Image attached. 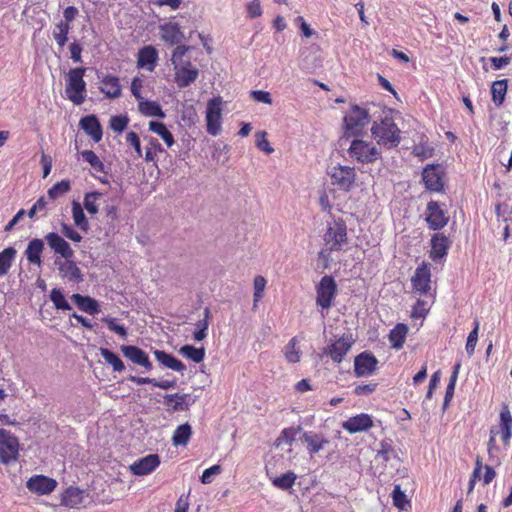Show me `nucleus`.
<instances>
[{
	"label": "nucleus",
	"instance_id": "obj_1",
	"mask_svg": "<svg viewBox=\"0 0 512 512\" xmlns=\"http://www.w3.org/2000/svg\"><path fill=\"white\" fill-rule=\"evenodd\" d=\"M323 247L319 252V258L329 261L334 252L345 251L349 244L348 229L345 220L332 215L326 222L322 235Z\"/></svg>",
	"mask_w": 512,
	"mask_h": 512
},
{
	"label": "nucleus",
	"instance_id": "obj_2",
	"mask_svg": "<svg viewBox=\"0 0 512 512\" xmlns=\"http://www.w3.org/2000/svg\"><path fill=\"white\" fill-rule=\"evenodd\" d=\"M498 434H500L503 444L509 445L512 436V415L508 405H503L500 411L499 428L493 426L490 429L487 451L489 459L494 465H500L501 463L497 455L499 448L496 445V435Z\"/></svg>",
	"mask_w": 512,
	"mask_h": 512
},
{
	"label": "nucleus",
	"instance_id": "obj_3",
	"mask_svg": "<svg viewBox=\"0 0 512 512\" xmlns=\"http://www.w3.org/2000/svg\"><path fill=\"white\" fill-rule=\"evenodd\" d=\"M371 134L380 146L388 149L397 147L401 141V130L395 123L391 111L384 112L379 121H374Z\"/></svg>",
	"mask_w": 512,
	"mask_h": 512
},
{
	"label": "nucleus",
	"instance_id": "obj_4",
	"mask_svg": "<svg viewBox=\"0 0 512 512\" xmlns=\"http://www.w3.org/2000/svg\"><path fill=\"white\" fill-rule=\"evenodd\" d=\"M349 157L360 164H371L381 158V152L372 141L354 137L347 149Z\"/></svg>",
	"mask_w": 512,
	"mask_h": 512
},
{
	"label": "nucleus",
	"instance_id": "obj_5",
	"mask_svg": "<svg viewBox=\"0 0 512 512\" xmlns=\"http://www.w3.org/2000/svg\"><path fill=\"white\" fill-rule=\"evenodd\" d=\"M412 292L420 297L435 302L436 290H432L431 268L427 262H422L411 277Z\"/></svg>",
	"mask_w": 512,
	"mask_h": 512
},
{
	"label": "nucleus",
	"instance_id": "obj_6",
	"mask_svg": "<svg viewBox=\"0 0 512 512\" xmlns=\"http://www.w3.org/2000/svg\"><path fill=\"white\" fill-rule=\"evenodd\" d=\"M344 137H360L369 123V113L358 105L352 106L344 119Z\"/></svg>",
	"mask_w": 512,
	"mask_h": 512
},
{
	"label": "nucleus",
	"instance_id": "obj_7",
	"mask_svg": "<svg viewBox=\"0 0 512 512\" xmlns=\"http://www.w3.org/2000/svg\"><path fill=\"white\" fill-rule=\"evenodd\" d=\"M85 68H74L68 72L65 92L67 98L76 105L85 101L86 83L83 80Z\"/></svg>",
	"mask_w": 512,
	"mask_h": 512
},
{
	"label": "nucleus",
	"instance_id": "obj_8",
	"mask_svg": "<svg viewBox=\"0 0 512 512\" xmlns=\"http://www.w3.org/2000/svg\"><path fill=\"white\" fill-rule=\"evenodd\" d=\"M338 293V287L335 279L330 275H325L316 285V304L322 310H328L334 304Z\"/></svg>",
	"mask_w": 512,
	"mask_h": 512
},
{
	"label": "nucleus",
	"instance_id": "obj_9",
	"mask_svg": "<svg viewBox=\"0 0 512 512\" xmlns=\"http://www.w3.org/2000/svg\"><path fill=\"white\" fill-rule=\"evenodd\" d=\"M328 175L331 184L341 191L350 192L356 185L357 173L354 167L338 164L330 169Z\"/></svg>",
	"mask_w": 512,
	"mask_h": 512
},
{
	"label": "nucleus",
	"instance_id": "obj_10",
	"mask_svg": "<svg viewBox=\"0 0 512 512\" xmlns=\"http://www.w3.org/2000/svg\"><path fill=\"white\" fill-rule=\"evenodd\" d=\"M222 98L214 97L207 102L206 130L208 134L217 136L221 131Z\"/></svg>",
	"mask_w": 512,
	"mask_h": 512
},
{
	"label": "nucleus",
	"instance_id": "obj_11",
	"mask_svg": "<svg viewBox=\"0 0 512 512\" xmlns=\"http://www.w3.org/2000/svg\"><path fill=\"white\" fill-rule=\"evenodd\" d=\"M354 339L352 335H342L323 349V355L330 357L334 363H341L351 350Z\"/></svg>",
	"mask_w": 512,
	"mask_h": 512
},
{
	"label": "nucleus",
	"instance_id": "obj_12",
	"mask_svg": "<svg viewBox=\"0 0 512 512\" xmlns=\"http://www.w3.org/2000/svg\"><path fill=\"white\" fill-rule=\"evenodd\" d=\"M444 169L439 164H428L422 172V180L427 190L441 192L444 189Z\"/></svg>",
	"mask_w": 512,
	"mask_h": 512
},
{
	"label": "nucleus",
	"instance_id": "obj_13",
	"mask_svg": "<svg viewBox=\"0 0 512 512\" xmlns=\"http://www.w3.org/2000/svg\"><path fill=\"white\" fill-rule=\"evenodd\" d=\"M19 443L9 431L0 429V461L3 464H8L10 461L16 459L18 455Z\"/></svg>",
	"mask_w": 512,
	"mask_h": 512
},
{
	"label": "nucleus",
	"instance_id": "obj_14",
	"mask_svg": "<svg viewBox=\"0 0 512 512\" xmlns=\"http://www.w3.org/2000/svg\"><path fill=\"white\" fill-rule=\"evenodd\" d=\"M426 222L431 230H440L445 227L449 221L446 212L436 201H430L426 209Z\"/></svg>",
	"mask_w": 512,
	"mask_h": 512
},
{
	"label": "nucleus",
	"instance_id": "obj_15",
	"mask_svg": "<svg viewBox=\"0 0 512 512\" xmlns=\"http://www.w3.org/2000/svg\"><path fill=\"white\" fill-rule=\"evenodd\" d=\"M199 71L187 60L184 65L174 66L175 82L179 88L189 86L198 78Z\"/></svg>",
	"mask_w": 512,
	"mask_h": 512
},
{
	"label": "nucleus",
	"instance_id": "obj_16",
	"mask_svg": "<svg viewBox=\"0 0 512 512\" xmlns=\"http://www.w3.org/2000/svg\"><path fill=\"white\" fill-rule=\"evenodd\" d=\"M120 350L133 364L143 367L146 371H151L153 369V364L150 361L148 354L138 346L122 345Z\"/></svg>",
	"mask_w": 512,
	"mask_h": 512
},
{
	"label": "nucleus",
	"instance_id": "obj_17",
	"mask_svg": "<svg viewBox=\"0 0 512 512\" xmlns=\"http://www.w3.org/2000/svg\"><path fill=\"white\" fill-rule=\"evenodd\" d=\"M374 426L373 419L366 413L357 414L342 423L344 430L350 434L365 432Z\"/></svg>",
	"mask_w": 512,
	"mask_h": 512
},
{
	"label": "nucleus",
	"instance_id": "obj_18",
	"mask_svg": "<svg viewBox=\"0 0 512 512\" xmlns=\"http://www.w3.org/2000/svg\"><path fill=\"white\" fill-rule=\"evenodd\" d=\"M378 360L368 352H362L355 357L354 373L357 377L369 376L376 370Z\"/></svg>",
	"mask_w": 512,
	"mask_h": 512
},
{
	"label": "nucleus",
	"instance_id": "obj_19",
	"mask_svg": "<svg viewBox=\"0 0 512 512\" xmlns=\"http://www.w3.org/2000/svg\"><path fill=\"white\" fill-rule=\"evenodd\" d=\"M56 264L61 278L75 284L83 282V274L72 258H64L63 261H56Z\"/></svg>",
	"mask_w": 512,
	"mask_h": 512
},
{
	"label": "nucleus",
	"instance_id": "obj_20",
	"mask_svg": "<svg viewBox=\"0 0 512 512\" xmlns=\"http://www.w3.org/2000/svg\"><path fill=\"white\" fill-rule=\"evenodd\" d=\"M161 460L158 454H149L135 461L130 470L136 476H144L155 471L160 465Z\"/></svg>",
	"mask_w": 512,
	"mask_h": 512
},
{
	"label": "nucleus",
	"instance_id": "obj_21",
	"mask_svg": "<svg viewBox=\"0 0 512 512\" xmlns=\"http://www.w3.org/2000/svg\"><path fill=\"white\" fill-rule=\"evenodd\" d=\"M86 497L87 493L84 489L69 486L61 495V504L70 509H79Z\"/></svg>",
	"mask_w": 512,
	"mask_h": 512
},
{
	"label": "nucleus",
	"instance_id": "obj_22",
	"mask_svg": "<svg viewBox=\"0 0 512 512\" xmlns=\"http://www.w3.org/2000/svg\"><path fill=\"white\" fill-rule=\"evenodd\" d=\"M158 61V51L152 45H147L139 49L137 54V67L153 72Z\"/></svg>",
	"mask_w": 512,
	"mask_h": 512
},
{
	"label": "nucleus",
	"instance_id": "obj_23",
	"mask_svg": "<svg viewBox=\"0 0 512 512\" xmlns=\"http://www.w3.org/2000/svg\"><path fill=\"white\" fill-rule=\"evenodd\" d=\"M160 38L168 45H178L184 38L180 25L176 22H168L160 25Z\"/></svg>",
	"mask_w": 512,
	"mask_h": 512
},
{
	"label": "nucleus",
	"instance_id": "obj_24",
	"mask_svg": "<svg viewBox=\"0 0 512 512\" xmlns=\"http://www.w3.org/2000/svg\"><path fill=\"white\" fill-rule=\"evenodd\" d=\"M46 242L49 247L63 258H73L74 251L70 245L57 233L51 232L45 236Z\"/></svg>",
	"mask_w": 512,
	"mask_h": 512
},
{
	"label": "nucleus",
	"instance_id": "obj_25",
	"mask_svg": "<svg viewBox=\"0 0 512 512\" xmlns=\"http://www.w3.org/2000/svg\"><path fill=\"white\" fill-rule=\"evenodd\" d=\"M100 91L109 99H116L121 96L122 87L117 76L107 74L100 81Z\"/></svg>",
	"mask_w": 512,
	"mask_h": 512
},
{
	"label": "nucleus",
	"instance_id": "obj_26",
	"mask_svg": "<svg viewBox=\"0 0 512 512\" xmlns=\"http://www.w3.org/2000/svg\"><path fill=\"white\" fill-rule=\"evenodd\" d=\"M450 247V241L443 233H436L431 238L430 258L438 260L445 257Z\"/></svg>",
	"mask_w": 512,
	"mask_h": 512
},
{
	"label": "nucleus",
	"instance_id": "obj_27",
	"mask_svg": "<svg viewBox=\"0 0 512 512\" xmlns=\"http://www.w3.org/2000/svg\"><path fill=\"white\" fill-rule=\"evenodd\" d=\"M80 127L93 139L94 142H99L102 139V127L95 115H88L80 120Z\"/></svg>",
	"mask_w": 512,
	"mask_h": 512
},
{
	"label": "nucleus",
	"instance_id": "obj_28",
	"mask_svg": "<svg viewBox=\"0 0 512 512\" xmlns=\"http://www.w3.org/2000/svg\"><path fill=\"white\" fill-rule=\"evenodd\" d=\"M71 300L75 303L79 310L88 313L90 315H95L100 312L99 303L90 296H84L78 293H75L71 296Z\"/></svg>",
	"mask_w": 512,
	"mask_h": 512
},
{
	"label": "nucleus",
	"instance_id": "obj_29",
	"mask_svg": "<svg viewBox=\"0 0 512 512\" xmlns=\"http://www.w3.org/2000/svg\"><path fill=\"white\" fill-rule=\"evenodd\" d=\"M189 394H168L164 396V404L170 411H186L189 409Z\"/></svg>",
	"mask_w": 512,
	"mask_h": 512
},
{
	"label": "nucleus",
	"instance_id": "obj_30",
	"mask_svg": "<svg viewBox=\"0 0 512 512\" xmlns=\"http://www.w3.org/2000/svg\"><path fill=\"white\" fill-rule=\"evenodd\" d=\"M154 356L166 368L177 372H183L186 370V366L172 354L162 350H155Z\"/></svg>",
	"mask_w": 512,
	"mask_h": 512
},
{
	"label": "nucleus",
	"instance_id": "obj_31",
	"mask_svg": "<svg viewBox=\"0 0 512 512\" xmlns=\"http://www.w3.org/2000/svg\"><path fill=\"white\" fill-rule=\"evenodd\" d=\"M57 487V481L44 475H34V492L39 495L52 493Z\"/></svg>",
	"mask_w": 512,
	"mask_h": 512
},
{
	"label": "nucleus",
	"instance_id": "obj_32",
	"mask_svg": "<svg viewBox=\"0 0 512 512\" xmlns=\"http://www.w3.org/2000/svg\"><path fill=\"white\" fill-rule=\"evenodd\" d=\"M407 333L408 327L406 324H396V326L390 331L388 335L391 347L397 350L401 349L405 343Z\"/></svg>",
	"mask_w": 512,
	"mask_h": 512
},
{
	"label": "nucleus",
	"instance_id": "obj_33",
	"mask_svg": "<svg viewBox=\"0 0 512 512\" xmlns=\"http://www.w3.org/2000/svg\"><path fill=\"white\" fill-rule=\"evenodd\" d=\"M298 336L292 337L284 347V357L288 363L296 364L300 362L302 351L299 347Z\"/></svg>",
	"mask_w": 512,
	"mask_h": 512
},
{
	"label": "nucleus",
	"instance_id": "obj_34",
	"mask_svg": "<svg viewBox=\"0 0 512 512\" xmlns=\"http://www.w3.org/2000/svg\"><path fill=\"white\" fill-rule=\"evenodd\" d=\"M139 112L147 117L164 118L165 113L156 101L143 99L138 103Z\"/></svg>",
	"mask_w": 512,
	"mask_h": 512
},
{
	"label": "nucleus",
	"instance_id": "obj_35",
	"mask_svg": "<svg viewBox=\"0 0 512 512\" xmlns=\"http://www.w3.org/2000/svg\"><path fill=\"white\" fill-rule=\"evenodd\" d=\"M303 439L310 454L318 453L329 443L326 438L317 433H304Z\"/></svg>",
	"mask_w": 512,
	"mask_h": 512
},
{
	"label": "nucleus",
	"instance_id": "obj_36",
	"mask_svg": "<svg viewBox=\"0 0 512 512\" xmlns=\"http://www.w3.org/2000/svg\"><path fill=\"white\" fill-rule=\"evenodd\" d=\"M192 436V427L189 423L179 425L173 435L172 443L174 446H186Z\"/></svg>",
	"mask_w": 512,
	"mask_h": 512
},
{
	"label": "nucleus",
	"instance_id": "obj_37",
	"mask_svg": "<svg viewBox=\"0 0 512 512\" xmlns=\"http://www.w3.org/2000/svg\"><path fill=\"white\" fill-rule=\"evenodd\" d=\"M80 155L82 160L90 165L93 171V175L106 174L104 163L100 160L94 151L83 150L80 152Z\"/></svg>",
	"mask_w": 512,
	"mask_h": 512
},
{
	"label": "nucleus",
	"instance_id": "obj_38",
	"mask_svg": "<svg viewBox=\"0 0 512 512\" xmlns=\"http://www.w3.org/2000/svg\"><path fill=\"white\" fill-rule=\"evenodd\" d=\"M508 89V80L502 79L492 83L491 94L495 106L500 107L504 101Z\"/></svg>",
	"mask_w": 512,
	"mask_h": 512
},
{
	"label": "nucleus",
	"instance_id": "obj_39",
	"mask_svg": "<svg viewBox=\"0 0 512 512\" xmlns=\"http://www.w3.org/2000/svg\"><path fill=\"white\" fill-rule=\"evenodd\" d=\"M72 218L74 224L84 232H87L90 228L88 219L84 213V207L77 201L72 202Z\"/></svg>",
	"mask_w": 512,
	"mask_h": 512
},
{
	"label": "nucleus",
	"instance_id": "obj_40",
	"mask_svg": "<svg viewBox=\"0 0 512 512\" xmlns=\"http://www.w3.org/2000/svg\"><path fill=\"white\" fill-rule=\"evenodd\" d=\"M269 479L274 487L286 491L295 485L297 475L293 471H288L281 476H269Z\"/></svg>",
	"mask_w": 512,
	"mask_h": 512
},
{
	"label": "nucleus",
	"instance_id": "obj_41",
	"mask_svg": "<svg viewBox=\"0 0 512 512\" xmlns=\"http://www.w3.org/2000/svg\"><path fill=\"white\" fill-rule=\"evenodd\" d=\"M128 380L135 383L136 385L151 384L154 387H158V388H161L164 390L174 388L176 385V382L174 380L173 381H169V380L158 381L155 378L139 377V376H134V375H130L128 377Z\"/></svg>",
	"mask_w": 512,
	"mask_h": 512
},
{
	"label": "nucleus",
	"instance_id": "obj_42",
	"mask_svg": "<svg viewBox=\"0 0 512 512\" xmlns=\"http://www.w3.org/2000/svg\"><path fill=\"white\" fill-rule=\"evenodd\" d=\"M149 130L157 135H159L167 147H172L175 143L174 137L166 125L162 122L150 121L149 122Z\"/></svg>",
	"mask_w": 512,
	"mask_h": 512
},
{
	"label": "nucleus",
	"instance_id": "obj_43",
	"mask_svg": "<svg viewBox=\"0 0 512 512\" xmlns=\"http://www.w3.org/2000/svg\"><path fill=\"white\" fill-rule=\"evenodd\" d=\"M211 311L208 307L204 309L203 319L197 321L195 324L196 329L193 332V338L196 341H203L207 337V332L210 324Z\"/></svg>",
	"mask_w": 512,
	"mask_h": 512
},
{
	"label": "nucleus",
	"instance_id": "obj_44",
	"mask_svg": "<svg viewBox=\"0 0 512 512\" xmlns=\"http://www.w3.org/2000/svg\"><path fill=\"white\" fill-rule=\"evenodd\" d=\"M103 196V193L97 191L86 193L84 196L83 207L89 214H97Z\"/></svg>",
	"mask_w": 512,
	"mask_h": 512
},
{
	"label": "nucleus",
	"instance_id": "obj_45",
	"mask_svg": "<svg viewBox=\"0 0 512 512\" xmlns=\"http://www.w3.org/2000/svg\"><path fill=\"white\" fill-rule=\"evenodd\" d=\"M434 302H431V299H417V301L412 306L411 310V318L413 319H421L425 318Z\"/></svg>",
	"mask_w": 512,
	"mask_h": 512
},
{
	"label": "nucleus",
	"instance_id": "obj_46",
	"mask_svg": "<svg viewBox=\"0 0 512 512\" xmlns=\"http://www.w3.org/2000/svg\"><path fill=\"white\" fill-rule=\"evenodd\" d=\"M49 298L56 310L69 311L72 309L64 293L59 288H53L50 292Z\"/></svg>",
	"mask_w": 512,
	"mask_h": 512
},
{
	"label": "nucleus",
	"instance_id": "obj_47",
	"mask_svg": "<svg viewBox=\"0 0 512 512\" xmlns=\"http://www.w3.org/2000/svg\"><path fill=\"white\" fill-rule=\"evenodd\" d=\"M179 353L195 363H200L205 358V349L203 347L197 348L192 345H184L179 349Z\"/></svg>",
	"mask_w": 512,
	"mask_h": 512
},
{
	"label": "nucleus",
	"instance_id": "obj_48",
	"mask_svg": "<svg viewBox=\"0 0 512 512\" xmlns=\"http://www.w3.org/2000/svg\"><path fill=\"white\" fill-rule=\"evenodd\" d=\"M100 354L104 358L106 363L112 366L114 371L121 372L125 369L123 361L116 353L112 352L107 348H100Z\"/></svg>",
	"mask_w": 512,
	"mask_h": 512
},
{
	"label": "nucleus",
	"instance_id": "obj_49",
	"mask_svg": "<svg viewBox=\"0 0 512 512\" xmlns=\"http://www.w3.org/2000/svg\"><path fill=\"white\" fill-rule=\"evenodd\" d=\"M148 140L149 147L146 148L145 161L147 163L155 162L158 153L164 152V149L160 142L154 137H145Z\"/></svg>",
	"mask_w": 512,
	"mask_h": 512
},
{
	"label": "nucleus",
	"instance_id": "obj_50",
	"mask_svg": "<svg viewBox=\"0 0 512 512\" xmlns=\"http://www.w3.org/2000/svg\"><path fill=\"white\" fill-rule=\"evenodd\" d=\"M70 29H71V24L64 22V21H60L56 25V29L54 30L53 35H54V39H55L56 43L60 47H63L67 43L68 34H69Z\"/></svg>",
	"mask_w": 512,
	"mask_h": 512
},
{
	"label": "nucleus",
	"instance_id": "obj_51",
	"mask_svg": "<svg viewBox=\"0 0 512 512\" xmlns=\"http://www.w3.org/2000/svg\"><path fill=\"white\" fill-rule=\"evenodd\" d=\"M300 427L284 428L276 439V446L291 445L300 432Z\"/></svg>",
	"mask_w": 512,
	"mask_h": 512
},
{
	"label": "nucleus",
	"instance_id": "obj_52",
	"mask_svg": "<svg viewBox=\"0 0 512 512\" xmlns=\"http://www.w3.org/2000/svg\"><path fill=\"white\" fill-rule=\"evenodd\" d=\"M16 254V250L12 247L4 249L0 253V275L4 276L11 267L12 260Z\"/></svg>",
	"mask_w": 512,
	"mask_h": 512
},
{
	"label": "nucleus",
	"instance_id": "obj_53",
	"mask_svg": "<svg viewBox=\"0 0 512 512\" xmlns=\"http://www.w3.org/2000/svg\"><path fill=\"white\" fill-rule=\"evenodd\" d=\"M460 368H461L460 362L456 363L455 366L453 367V371L450 376L449 383L446 387V393H445V397H444V405H447L453 398Z\"/></svg>",
	"mask_w": 512,
	"mask_h": 512
},
{
	"label": "nucleus",
	"instance_id": "obj_54",
	"mask_svg": "<svg viewBox=\"0 0 512 512\" xmlns=\"http://www.w3.org/2000/svg\"><path fill=\"white\" fill-rule=\"evenodd\" d=\"M267 281L265 277L258 275L254 278L253 281V287H254V294H253V308H257L258 302L263 298L264 291L266 288Z\"/></svg>",
	"mask_w": 512,
	"mask_h": 512
},
{
	"label": "nucleus",
	"instance_id": "obj_55",
	"mask_svg": "<svg viewBox=\"0 0 512 512\" xmlns=\"http://www.w3.org/2000/svg\"><path fill=\"white\" fill-rule=\"evenodd\" d=\"M392 500L393 505L400 510L406 509L409 505V500L399 484L394 486L392 491Z\"/></svg>",
	"mask_w": 512,
	"mask_h": 512
},
{
	"label": "nucleus",
	"instance_id": "obj_56",
	"mask_svg": "<svg viewBox=\"0 0 512 512\" xmlns=\"http://www.w3.org/2000/svg\"><path fill=\"white\" fill-rule=\"evenodd\" d=\"M479 320L476 318L474 320V327L473 330L469 333L466 341V352L469 356L474 354L475 347L478 342V332H479Z\"/></svg>",
	"mask_w": 512,
	"mask_h": 512
},
{
	"label": "nucleus",
	"instance_id": "obj_57",
	"mask_svg": "<svg viewBox=\"0 0 512 512\" xmlns=\"http://www.w3.org/2000/svg\"><path fill=\"white\" fill-rule=\"evenodd\" d=\"M129 118L126 115H116L112 116L109 121L110 128L120 134L122 133L126 127L128 126Z\"/></svg>",
	"mask_w": 512,
	"mask_h": 512
},
{
	"label": "nucleus",
	"instance_id": "obj_58",
	"mask_svg": "<svg viewBox=\"0 0 512 512\" xmlns=\"http://www.w3.org/2000/svg\"><path fill=\"white\" fill-rule=\"evenodd\" d=\"M69 190H70V182L68 180H62V181L54 184L48 190V196L50 197V199L55 200L59 196L67 193Z\"/></svg>",
	"mask_w": 512,
	"mask_h": 512
},
{
	"label": "nucleus",
	"instance_id": "obj_59",
	"mask_svg": "<svg viewBox=\"0 0 512 512\" xmlns=\"http://www.w3.org/2000/svg\"><path fill=\"white\" fill-rule=\"evenodd\" d=\"M255 144L257 148L266 154H271L274 151L273 147L270 145L267 139V132L265 131H257L255 133Z\"/></svg>",
	"mask_w": 512,
	"mask_h": 512
},
{
	"label": "nucleus",
	"instance_id": "obj_60",
	"mask_svg": "<svg viewBox=\"0 0 512 512\" xmlns=\"http://www.w3.org/2000/svg\"><path fill=\"white\" fill-rule=\"evenodd\" d=\"M126 143L128 146L132 147L135 150V157L142 158L143 152L141 148V141L138 134L134 131H129L126 134Z\"/></svg>",
	"mask_w": 512,
	"mask_h": 512
},
{
	"label": "nucleus",
	"instance_id": "obj_61",
	"mask_svg": "<svg viewBox=\"0 0 512 512\" xmlns=\"http://www.w3.org/2000/svg\"><path fill=\"white\" fill-rule=\"evenodd\" d=\"M190 47L186 45H177L174 49L171 57V63L173 67L175 65H184L187 60H185L186 53L189 51Z\"/></svg>",
	"mask_w": 512,
	"mask_h": 512
},
{
	"label": "nucleus",
	"instance_id": "obj_62",
	"mask_svg": "<svg viewBox=\"0 0 512 512\" xmlns=\"http://www.w3.org/2000/svg\"><path fill=\"white\" fill-rule=\"evenodd\" d=\"M102 322L107 325L110 331L115 332L123 338L127 336V329L123 325L118 324L115 318L104 317L102 318Z\"/></svg>",
	"mask_w": 512,
	"mask_h": 512
},
{
	"label": "nucleus",
	"instance_id": "obj_63",
	"mask_svg": "<svg viewBox=\"0 0 512 512\" xmlns=\"http://www.w3.org/2000/svg\"><path fill=\"white\" fill-rule=\"evenodd\" d=\"M222 472V467L218 464L213 465L207 469L204 470L202 476H201V482L203 484H210L212 482V476L218 475Z\"/></svg>",
	"mask_w": 512,
	"mask_h": 512
},
{
	"label": "nucleus",
	"instance_id": "obj_64",
	"mask_svg": "<svg viewBox=\"0 0 512 512\" xmlns=\"http://www.w3.org/2000/svg\"><path fill=\"white\" fill-rule=\"evenodd\" d=\"M69 50H70V57L75 63L82 62L81 54L83 51V47L78 41H73L69 45Z\"/></svg>",
	"mask_w": 512,
	"mask_h": 512
}]
</instances>
